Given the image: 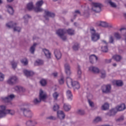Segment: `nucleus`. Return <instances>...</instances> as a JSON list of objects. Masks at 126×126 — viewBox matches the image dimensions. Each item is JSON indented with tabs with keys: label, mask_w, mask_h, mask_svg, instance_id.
I'll return each instance as SVG.
<instances>
[{
	"label": "nucleus",
	"mask_w": 126,
	"mask_h": 126,
	"mask_svg": "<svg viewBox=\"0 0 126 126\" xmlns=\"http://www.w3.org/2000/svg\"><path fill=\"white\" fill-rule=\"evenodd\" d=\"M66 84L68 87H69V85H71L74 90L80 88L79 83L76 81L72 82V79L69 77L66 78Z\"/></svg>",
	"instance_id": "obj_1"
},
{
	"label": "nucleus",
	"mask_w": 126,
	"mask_h": 126,
	"mask_svg": "<svg viewBox=\"0 0 126 126\" xmlns=\"http://www.w3.org/2000/svg\"><path fill=\"white\" fill-rule=\"evenodd\" d=\"M90 32L91 34L92 41L96 42L100 39V33L96 32V31L94 28H91L90 29Z\"/></svg>",
	"instance_id": "obj_2"
},
{
	"label": "nucleus",
	"mask_w": 126,
	"mask_h": 126,
	"mask_svg": "<svg viewBox=\"0 0 126 126\" xmlns=\"http://www.w3.org/2000/svg\"><path fill=\"white\" fill-rule=\"evenodd\" d=\"M102 7H103V4L101 3L94 2L93 3L92 10L94 12L99 13L102 10Z\"/></svg>",
	"instance_id": "obj_3"
},
{
	"label": "nucleus",
	"mask_w": 126,
	"mask_h": 126,
	"mask_svg": "<svg viewBox=\"0 0 126 126\" xmlns=\"http://www.w3.org/2000/svg\"><path fill=\"white\" fill-rule=\"evenodd\" d=\"M20 110L23 112L24 115L25 117H27V118H32V111L28 108H26V107H21Z\"/></svg>",
	"instance_id": "obj_4"
},
{
	"label": "nucleus",
	"mask_w": 126,
	"mask_h": 126,
	"mask_svg": "<svg viewBox=\"0 0 126 126\" xmlns=\"http://www.w3.org/2000/svg\"><path fill=\"white\" fill-rule=\"evenodd\" d=\"M44 4L43 0H39L36 3V7H34V10L35 12H42L44 10L41 7Z\"/></svg>",
	"instance_id": "obj_5"
},
{
	"label": "nucleus",
	"mask_w": 126,
	"mask_h": 126,
	"mask_svg": "<svg viewBox=\"0 0 126 126\" xmlns=\"http://www.w3.org/2000/svg\"><path fill=\"white\" fill-rule=\"evenodd\" d=\"M101 91L102 93H105V94H108L111 93V90H112V87L111 85H103L101 88Z\"/></svg>",
	"instance_id": "obj_6"
},
{
	"label": "nucleus",
	"mask_w": 126,
	"mask_h": 126,
	"mask_svg": "<svg viewBox=\"0 0 126 126\" xmlns=\"http://www.w3.org/2000/svg\"><path fill=\"white\" fill-rule=\"evenodd\" d=\"M66 33V30L65 29H60L57 32V35H58V36H59L63 41H65V40H66V36L64 35V34Z\"/></svg>",
	"instance_id": "obj_7"
},
{
	"label": "nucleus",
	"mask_w": 126,
	"mask_h": 126,
	"mask_svg": "<svg viewBox=\"0 0 126 126\" xmlns=\"http://www.w3.org/2000/svg\"><path fill=\"white\" fill-rule=\"evenodd\" d=\"M15 98V95L14 94H11L7 95L5 97H1L2 101H4L5 103H11V101Z\"/></svg>",
	"instance_id": "obj_8"
},
{
	"label": "nucleus",
	"mask_w": 126,
	"mask_h": 126,
	"mask_svg": "<svg viewBox=\"0 0 126 126\" xmlns=\"http://www.w3.org/2000/svg\"><path fill=\"white\" fill-rule=\"evenodd\" d=\"M96 24L97 26H101V27L113 28V25L109 24L106 22L98 21L96 23Z\"/></svg>",
	"instance_id": "obj_9"
},
{
	"label": "nucleus",
	"mask_w": 126,
	"mask_h": 126,
	"mask_svg": "<svg viewBox=\"0 0 126 126\" xmlns=\"http://www.w3.org/2000/svg\"><path fill=\"white\" fill-rule=\"evenodd\" d=\"M16 25V23H12V22L6 24V26L8 28H14V31H17V32H20V30H21V28L18 27H15Z\"/></svg>",
	"instance_id": "obj_10"
},
{
	"label": "nucleus",
	"mask_w": 126,
	"mask_h": 126,
	"mask_svg": "<svg viewBox=\"0 0 126 126\" xmlns=\"http://www.w3.org/2000/svg\"><path fill=\"white\" fill-rule=\"evenodd\" d=\"M45 15L44 16V18L46 20H49V17L54 18L56 16V14L48 10H45Z\"/></svg>",
	"instance_id": "obj_11"
},
{
	"label": "nucleus",
	"mask_w": 126,
	"mask_h": 126,
	"mask_svg": "<svg viewBox=\"0 0 126 126\" xmlns=\"http://www.w3.org/2000/svg\"><path fill=\"white\" fill-rule=\"evenodd\" d=\"M47 94L44 93L43 90H40L39 91V99H40L41 101H45L47 99Z\"/></svg>",
	"instance_id": "obj_12"
},
{
	"label": "nucleus",
	"mask_w": 126,
	"mask_h": 126,
	"mask_svg": "<svg viewBox=\"0 0 126 126\" xmlns=\"http://www.w3.org/2000/svg\"><path fill=\"white\" fill-rule=\"evenodd\" d=\"M18 79L16 77V76H12L10 77L7 81L8 84H10V85H13L15 83L17 82V80Z\"/></svg>",
	"instance_id": "obj_13"
},
{
	"label": "nucleus",
	"mask_w": 126,
	"mask_h": 126,
	"mask_svg": "<svg viewBox=\"0 0 126 126\" xmlns=\"http://www.w3.org/2000/svg\"><path fill=\"white\" fill-rule=\"evenodd\" d=\"M97 61H98V57L96 55H92L90 56V63H95V62L97 63Z\"/></svg>",
	"instance_id": "obj_14"
},
{
	"label": "nucleus",
	"mask_w": 126,
	"mask_h": 126,
	"mask_svg": "<svg viewBox=\"0 0 126 126\" xmlns=\"http://www.w3.org/2000/svg\"><path fill=\"white\" fill-rule=\"evenodd\" d=\"M57 117H58L60 120H64L65 115L64 114V113H63V111L59 110L57 111Z\"/></svg>",
	"instance_id": "obj_15"
},
{
	"label": "nucleus",
	"mask_w": 126,
	"mask_h": 126,
	"mask_svg": "<svg viewBox=\"0 0 126 126\" xmlns=\"http://www.w3.org/2000/svg\"><path fill=\"white\" fill-rule=\"evenodd\" d=\"M42 51L47 59L51 58V56H52V54L51 53V52H50V51H49V50L44 48L42 49Z\"/></svg>",
	"instance_id": "obj_16"
},
{
	"label": "nucleus",
	"mask_w": 126,
	"mask_h": 126,
	"mask_svg": "<svg viewBox=\"0 0 126 126\" xmlns=\"http://www.w3.org/2000/svg\"><path fill=\"white\" fill-rule=\"evenodd\" d=\"M54 54L57 60H60V59H62V53H61L60 50L56 49L54 51Z\"/></svg>",
	"instance_id": "obj_17"
},
{
	"label": "nucleus",
	"mask_w": 126,
	"mask_h": 126,
	"mask_svg": "<svg viewBox=\"0 0 126 126\" xmlns=\"http://www.w3.org/2000/svg\"><path fill=\"white\" fill-rule=\"evenodd\" d=\"M89 69L90 71L94 72V73H99L100 72V70H99V68L95 66H91L89 68Z\"/></svg>",
	"instance_id": "obj_18"
},
{
	"label": "nucleus",
	"mask_w": 126,
	"mask_h": 126,
	"mask_svg": "<svg viewBox=\"0 0 126 126\" xmlns=\"http://www.w3.org/2000/svg\"><path fill=\"white\" fill-rule=\"evenodd\" d=\"M24 73L27 77H30V76H32V75H34V72L32 71H28L27 70H24Z\"/></svg>",
	"instance_id": "obj_19"
},
{
	"label": "nucleus",
	"mask_w": 126,
	"mask_h": 126,
	"mask_svg": "<svg viewBox=\"0 0 126 126\" xmlns=\"http://www.w3.org/2000/svg\"><path fill=\"white\" fill-rule=\"evenodd\" d=\"M6 116V112L5 111V107L3 108H2L1 110H0V119L4 118Z\"/></svg>",
	"instance_id": "obj_20"
},
{
	"label": "nucleus",
	"mask_w": 126,
	"mask_h": 126,
	"mask_svg": "<svg viewBox=\"0 0 126 126\" xmlns=\"http://www.w3.org/2000/svg\"><path fill=\"white\" fill-rule=\"evenodd\" d=\"M26 126H35L37 125V122L34 121L29 120V121L27 122Z\"/></svg>",
	"instance_id": "obj_21"
},
{
	"label": "nucleus",
	"mask_w": 126,
	"mask_h": 126,
	"mask_svg": "<svg viewBox=\"0 0 126 126\" xmlns=\"http://www.w3.org/2000/svg\"><path fill=\"white\" fill-rule=\"evenodd\" d=\"M117 111H119L120 112L124 111L126 109V104L125 103L121 104L120 105L117 106Z\"/></svg>",
	"instance_id": "obj_22"
},
{
	"label": "nucleus",
	"mask_w": 126,
	"mask_h": 126,
	"mask_svg": "<svg viewBox=\"0 0 126 126\" xmlns=\"http://www.w3.org/2000/svg\"><path fill=\"white\" fill-rule=\"evenodd\" d=\"M14 90L16 91H17V92H24L25 91V89L19 86H16L15 87Z\"/></svg>",
	"instance_id": "obj_23"
},
{
	"label": "nucleus",
	"mask_w": 126,
	"mask_h": 126,
	"mask_svg": "<svg viewBox=\"0 0 126 126\" xmlns=\"http://www.w3.org/2000/svg\"><path fill=\"white\" fill-rule=\"evenodd\" d=\"M6 8H7L8 12H9L10 14L12 15L14 13V10H13V8H12L11 6L9 5H7L6 6Z\"/></svg>",
	"instance_id": "obj_24"
},
{
	"label": "nucleus",
	"mask_w": 126,
	"mask_h": 126,
	"mask_svg": "<svg viewBox=\"0 0 126 126\" xmlns=\"http://www.w3.org/2000/svg\"><path fill=\"white\" fill-rule=\"evenodd\" d=\"M38 44L36 43H34L32 46L30 48V51L31 54H34L35 52V50L36 49V46H37Z\"/></svg>",
	"instance_id": "obj_25"
},
{
	"label": "nucleus",
	"mask_w": 126,
	"mask_h": 126,
	"mask_svg": "<svg viewBox=\"0 0 126 126\" xmlns=\"http://www.w3.org/2000/svg\"><path fill=\"white\" fill-rule=\"evenodd\" d=\"M113 59H114V60L117 63H119V62H121L122 59L123 58H122V56L116 55L113 56Z\"/></svg>",
	"instance_id": "obj_26"
},
{
	"label": "nucleus",
	"mask_w": 126,
	"mask_h": 126,
	"mask_svg": "<svg viewBox=\"0 0 126 126\" xmlns=\"http://www.w3.org/2000/svg\"><path fill=\"white\" fill-rule=\"evenodd\" d=\"M66 95L68 97V100H69V101H71V100H72V94H71V91L70 90L67 91Z\"/></svg>",
	"instance_id": "obj_27"
},
{
	"label": "nucleus",
	"mask_w": 126,
	"mask_h": 126,
	"mask_svg": "<svg viewBox=\"0 0 126 126\" xmlns=\"http://www.w3.org/2000/svg\"><path fill=\"white\" fill-rule=\"evenodd\" d=\"M100 74L101 78H102L103 79L106 78V76H107V74L105 70H101L100 71Z\"/></svg>",
	"instance_id": "obj_28"
},
{
	"label": "nucleus",
	"mask_w": 126,
	"mask_h": 126,
	"mask_svg": "<svg viewBox=\"0 0 126 126\" xmlns=\"http://www.w3.org/2000/svg\"><path fill=\"white\" fill-rule=\"evenodd\" d=\"M27 8L28 10H32V9H34L35 7H34V5L33 4V2H30L27 4Z\"/></svg>",
	"instance_id": "obj_29"
},
{
	"label": "nucleus",
	"mask_w": 126,
	"mask_h": 126,
	"mask_svg": "<svg viewBox=\"0 0 126 126\" xmlns=\"http://www.w3.org/2000/svg\"><path fill=\"white\" fill-rule=\"evenodd\" d=\"M42 64H44V61L41 60L36 61L34 63V65H42Z\"/></svg>",
	"instance_id": "obj_30"
},
{
	"label": "nucleus",
	"mask_w": 126,
	"mask_h": 126,
	"mask_svg": "<svg viewBox=\"0 0 126 126\" xmlns=\"http://www.w3.org/2000/svg\"><path fill=\"white\" fill-rule=\"evenodd\" d=\"M41 102H42V100H40V98L38 99L37 98H34L33 100L34 105H39Z\"/></svg>",
	"instance_id": "obj_31"
},
{
	"label": "nucleus",
	"mask_w": 126,
	"mask_h": 126,
	"mask_svg": "<svg viewBox=\"0 0 126 126\" xmlns=\"http://www.w3.org/2000/svg\"><path fill=\"white\" fill-rule=\"evenodd\" d=\"M77 74H78V77L79 79L81 78V74L82 72H81V69H80V66L78 65L77 67Z\"/></svg>",
	"instance_id": "obj_32"
},
{
	"label": "nucleus",
	"mask_w": 126,
	"mask_h": 126,
	"mask_svg": "<svg viewBox=\"0 0 126 126\" xmlns=\"http://www.w3.org/2000/svg\"><path fill=\"white\" fill-rule=\"evenodd\" d=\"M66 33H68V35H70L72 36V35H74V30L69 29L68 30H66Z\"/></svg>",
	"instance_id": "obj_33"
},
{
	"label": "nucleus",
	"mask_w": 126,
	"mask_h": 126,
	"mask_svg": "<svg viewBox=\"0 0 126 126\" xmlns=\"http://www.w3.org/2000/svg\"><path fill=\"white\" fill-rule=\"evenodd\" d=\"M77 114L80 116H84L85 115V111L83 110L79 109L77 111Z\"/></svg>",
	"instance_id": "obj_34"
},
{
	"label": "nucleus",
	"mask_w": 126,
	"mask_h": 126,
	"mask_svg": "<svg viewBox=\"0 0 126 126\" xmlns=\"http://www.w3.org/2000/svg\"><path fill=\"white\" fill-rule=\"evenodd\" d=\"M109 104L108 103H104V105H103L101 107L102 110H103L104 111H106V110H108L109 109Z\"/></svg>",
	"instance_id": "obj_35"
},
{
	"label": "nucleus",
	"mask_w": 126,
	"mask_h": 126,
	"mask_svg": "<svg viewBox=\"0 0 126 126\" xmlns=\"http://www.w3.org/2000/svg\"><path fill=\"white\" fill-rule=\"evenodd\" d=\"M52 95L54 100H58V97L60 96V94L58 92H55Z\"/></svg>",
	"instance_id": "obj_36"
},
{
	"label": "nucleus",
	"mask_w": 126,
	"mask_h": 126,
	"mask_svg": "<svg viewBox=\"0 0 126 126\" xmlns=\"http://www.w3.org/2000/svg\"><path fill=\"white\" fill-rule=\"evenodd\" d=\"M63 107H64V110L66 112H68V111H69L70 109H71V106H70V105H67L65 104H64Z\"/></svg>",
	"instance_id": "obj_37"
},
{
	"label": "nucleus",
	"mask_w": 126,
	"mask_h": 126,
	"mask_svg": "<svg viewBox=\"0 0 126 126\" xmlns=\"http://www.w3.org/2000/svg\"><path fill=\"white\" fill-rule=\"evenodd\" d=\"M21 63H22L24 65H27V64H28V60L27 58H24L21 60Z\"/></svg>",
	"instance_id": "obj_38"
},
{
	"label": "nucleus",
	"mask_w": 126,
	"mask_h": 126,
	"mask_svg": "<svg viewBox=\"0 0 126 126\" xmlns=\"http://www.w3.org/2000/svg\"><path fill=\"white\" fill-rule=\"evenodd\" d=\"M101 121L102 118L100 117H97L94 119V123H95V124H97V123H100V122Z\"/></svg>",
	"instance_id": "obj_39"
},
{
	"label": "nucleus",
	"mask_w": 126,
	"mask_h": 126,
	"mask_svg": "<svg viewBox=\"0 0 126 126\" xmlns=\"http://www.w3.org/2000/svg\"><path fill=\"white\" fill-rule=\"evenodd\" d=\"M79 48H80V47L78 43H75L73 46V49L74 51H78Z\"/></svg>",
	"instance_id": "obj_40"
},
{
	"label": "nucleus",
	"mask_w": 126,
	"mask_h": 126,
	"mask_svg": "<svg viewBox=\"0 0 126 126\" xmlns=\"http://www.w3.org/2000/svg\"><path fill=\"white\" fill-rule=\"evenodd\" d=\"M116 85H117V86L121 87L124 85V83H123V81L122 80H117L116 81Z\"/></svg>",
	"instance_id": "obj_41"
},
{
	"label": "nucleus",
	"mask_w": 126,
	"mask_h": 126,
	"mask_svg": "<svg viewBox=\"0 0 126 126\" xmlns=\"http://www.w3.org/2000/svg\"><path fill=\"white\" fill-rule=\"evenodd\" d=\"M5 112L6 113V115H7V114H10V115H11V116H13V115H14V114H15V112L13 110L5 109Z\"/></svg>",
	"instance_id": "obj_42"
},
{
	"label": "nucleus",
	"mask_w": 126,
	"mask_h": 126,
	"mask_svg": "<svg viewBox=\"0 0 126 126\" xmlns=\"http://www.w3.org/2000/svg\"><path fill=\"white\" fill-rule=\"evenodd\" d=\"M24 18L25 19V24H27L28 23V18H31V16L29 15H26L24 16Z\"/></svg>",
	"instance_id": "obj_43"
},
{
	"label": "nucleus",
	"mask_w": 126,
	"mask_h": 126,
	"mask_svg": "<svg viewBox=\"0 0 126 126\" xmlns=\"http://www.w3.org/2000/svg\"><path fill=\"white\" fill-rule=\"evenodd\" d=\"M116 112H115V110H111L110 111L109 113H107V115L109 116V117H111V116H115L116 115Z\"/></svg>",
	"instance_id": "obj_44"
},
{
	"label": "nucleus",
	"mask_w": 126,
	"mask_h": 126,
	"mask_svg": "<svg viewBox=\"0 0 126 126\" xmlns=\"http://www.w3.org/2000/svg\"><path fill=\"white\" fill-rule=\"evenodd\" d=\"M11 63L12 67L14 69H15V68L17 67V63H16L15 62L13 61L11 62Z\"/></svg>",
	"instance_id": "obj_45"
},
{
	"label": "nucleus",
	"mask_w": 126,
	"mask_h": 126,
	"mask_svg": "<svg viewBox=\"0 0 126 126\" xmlns=\"http://www.w3.org/2000/svg\"><path fill=\"white\" fill-rule=\"evenodd\" d=\"M60 109V106L57 104L54 105L53 106V111L54 112H58L59 111V109Z\"/></svg>",
	"instance_id": "obj_46"
},
{
	"label": "nucleus",
	"mask_w": 126,
	"mask_h": 126,
	"mask_svg": "<svg viewBox=\"0 0 126 126\" xmlns=\"http://www.w3.org/2000/svg\"><path fill=\"white\" fill-rule=\"evenodd\" d=\"M108 3H109L111 7H114V8H116V7H117V4L111 0H109L108 1Z\"/></svg>",
	"instance_id": "obj_47"
},
{
	"label": "nucleus",
	"mask_w": 126,
	"mask_h": 126,
	"mask_svg": "<svg viewBox=\"0 0 126 126\" xmlns=\"http://www.w3.org/2000/svg\"><path fill=\"white\" fill-rule=\"evenodd\" d=\"M114 37H115V38H116L117 40H120L122 38V36H121V34H120L119 32H115L114 33Z\"/></svg>",
	"instance_id": "obj_48"
},
{
	"label": "nucleus",
	"mask_w": 126,
	"mask_h": 126,
	"mask_svg": "<svg viewBox=\"0 0 126 126\" xmlns=\"http://www.w3.org/2000/svg\"><path fill=\"white\" fill-rule=\"evenodd\" d=\"M40 83L42 86H45L47 85V81L45 79H41L40 81Z\"/></svg>",
	"instance_id": "obj_49"
},
{
	"label": "nucleus",
	"mask_w": 126,
	"mask_h": 126,
	"mask_svg": "<svg viewBox=\"0 0 126 126\" xmlns=\"http://www.w3.org/2000/svg\"><path fill=\"white\" fill-rule=\"evenodd\" d=\"M64 69L65 71L70 69V65H69V64L68 63H66L64 64Z\"/></svg>",
	"instance_id": "obj_50"
},
{
	"label": "nucleus",
	"mask_w": 126,
	"mask_h": 126,
	"mask_svg": "<svg viewBox=\"0 0 126 126\" xmlns=\"http://www.w3.org/2000/svg\"><path fill=\"white\" fill-rule=\"evenodd\" d=\"M120 32L122 33L123 35H126V28H121L120 30Z\"/></svg>",
	"instance_id": "obj_51"
},
{
	"label": "nucleus",
	"mask_w": 126,
	"mask_h": 126,
	"mask_svg": "<svg viewBox=\"0 0 126 126\" xmlns=\"http://www.w3.org/2000/svg\"><path fill=\"white\" fill-rule=\"evenodd\" d=\"M89 104L91 108H94V102L91 101L90 99H88Z\"/></svg>",
	"instance_id": "obj_52"
},
{
	"label": "nucleus",
	"mask_w": 126,
	"mask_h": 126,
	"mask_svg": "<svg viewBox=\"0 0 126 126\" xmlns=\"http://www.w3.org/2000/svg\"><path fill=\"white\" fill-rule=\"evenodd\" d=\"M59 84L62 85L64 83V80L63 79V77H62L61 79L59 80Z\"/></svg>",
	"instance_id": "obj_53"
},
{
	"label": "nucleus",
	"mask_w": 126,
	"mask_h": 126,
	"mask_svg": "<svg viewBox=\"0 0 126 126\" xmlns=\"http://www.w3.org/2000/svg\"><path fill=\"white\" fill-rule=\"evenodd\" d=\"M47 120H51L52 121H56V120H57V117H55V116H49L47 118Z\"/></svg>",
	"instance_id": "obj_54"
},
{
	"label": "nucleus",
	"mask_w": 126,
	"mask_h": 126,
	"mask_svg": "<svg viewBox=\"0 0 126 126\" xmlns=\"http://www.w3.org/2000/svg\"><path fill=\"white\" fill-rule=\"evenodd\" d=\"M101 50L104 53H107V52H108V47L107 46L102 47Z\"/></svg>",
	"instance_id": "obj_55"
},
{
	"label": "nucleus",
	"mask_w": 126,
	"mask_h": 126,
	"mask_svg": "<svg viewBox=\"0 0 126 126\" xmlns=\"http://www.w3.org/2000/svg\"><path fill=\"white\" fill-rule=\"evenodd\" d=\"M83 15L84 16V17L88 18V17L90 16L89 12L87 11H85Z\"/></svg>",
	"instance_id": "obj_56"
},
{
	"label": "nucleus",
	"mask_w": 126,
	"mask_h": 126,
	"mask_svg": "<svg viewBox=\"0 0 126 126\" xmlns=\"http://www.w3.org/2000/svg\"><path fill=\"white\" fill-rule=\"evenodd\" d=\"M109 43L110 44H114V37L112 35L109 37Z\"/></svg>",
	"instance_id": "obj_57"
},
{
	"label": "nucleus",
	"mask_w": 126,
	"mask_h": 126,
	"mask_svg": "<svg viewBox=\"0 0 126 126\" xmlns=\"http://www.w3.org/2000/svg\"><path fill=\"white\" fill-rule=\"evenodd\" d=\"M3 79H4V75L0 72V81H3Z\"/></svg>",
	"instance_id": "obj_58"
},
{
	"label": "nucleus",
	"mask_w": 126,
	"mask_h": 126,
	"mask_svg": "<svg viewBox=\"0 0 126 126\" xmlns=\"http://www.w3.org/2000/svg\"><path fill=\"white\" fill-rule=\"evenodd\" d=\"M124 119L125 118L124 117V116H121L116 120V122H123V121H124Z\"/></svg>",
	"instance_id": "obj_59"
},
{
	"label": "nucleus",
	"mask_w": 126,
	"mask_h": 126,
	"mask_svg": "<svg viewBox=\"0 0 126 126\" xmlns=\"http://www.w3.org/2000/svg\"><path fill=\"white\" fill-rule=\"evenodd\" d=\"M65 72L67 75H68V76H69L71 74V71L70 70V69H69V70H66Z\"/></svg>",
	"instance_id": "obj_60"
},
{
	"label": "nucleus",
	"mask_w": 126,
	"mask_h": 126,
	"mask_svg": "<svg viewBox=\"0 0 126 126\" xmlns=\"http://www.w3.org/2000/svg\"><path fill=\"white\" fill-rule=\"evenodd\" d=\"M105 62L106 63H110L112 62V59H105Z\"/></svg>",
	"instance_id": "obj_61"
},
{
	"label": "nucleus",
	"mask_w": 126,
	"mask_h": 126,
	"mask_svg": "<svg viewBox=\"0 0 126 126\" xmlns=\"http://www.w3.org/2000/svg\"><path fill=\"white\" fill-rule=\"evenodd\" d=\"M52 75H53V76H54V77H57V76H58V73H52Z\"/></svg>",
	"instance_id": "obj_62"
},
{
	"label": "nucleus",
	"mask_w": 126,
	"mask_h": 126,
	"mask_svg": "<svg viewBox=\"0 0 126 126\" xmlns=\"http://www.w3.org/2000/svg\"><path fill=\"white\" fill-rule=\"evenodd\" d=\"M75 13H78L79 14H80V11L79 10H76L75 11Z\"/></svg>",
	"instance_id": "obj_63"
},
{
	"label": "nucleus",
	"mask_w": 126,
	"mask_h": 126,
	"mask_svg": "<svg viewBox=\"0 0 126 126\" xmlns=\"http://www.w3.org/2000/svg\"><path fill=\"white\" fill-rule=\"evenodd\" d=\"M5 106H3V105H1L0 106V110H1L2 109H4V107Z\"/></svg>",
	"instance_id": "obj_64"
}]
</instances>
